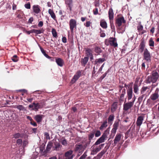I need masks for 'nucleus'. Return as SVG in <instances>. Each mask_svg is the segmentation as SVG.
<instances>
[{
    "mask_svg": "<svg viewBox=\"0 0 159 159\" xmlns=\"http://www.w3.org/2000/svg\"><path fill=\"white\" fill-rule=\"evenodd\" d=\"M149 45L150 47V48L152 49H153L154 46V42L153 40V39L151 38L148 41Z\"/></svg>",
    "mask_w": 159,
    "mask_h": 159,
    "instance_id": "c756f323",
    "label": "nucleus"
},
{
    "mask_svg": "<svg viewBox=\"0 0 159 159\" xmlns=\"http://www.w3.org/2000/svg\"><path fill=\"white\" fill-rule=\"evenodd\" d=\"M108 73V71H107L104 74L101 76L99 78V80L101 81L106 76Z\"/></svg>",
    "mask_w": 159,
    "mask_h": 159,
    "instance_id": "49530a36",
    "label": "nucleus"
},
{
    "mask_svg": "<svg viewBox=\"0 0 159 159\" xmlns=\"http://www.w3.org/2000/svg\"><path fill=\"white\" fill-rule=\"evenodd\" d=\"M30 123L34 126H36L37 125L36 123L33 120L30 122Z\"/></svg>",
    "mask_w": 159,
    "mask_h": 159,
    "instance_id": "e2e57ef3",
    "label": "nucleus"
},
{
    "mask_svg": "<svg viewBox=\"0 0 159 159\" xmlns=\"http://www.w3.org/2000/svg\"><path fill=\"white\" fill-rule=\"evenodd\" d=\"M82 60V61L81 62V64L82 65L85 66L88 61L89 57H86Z\"/></svg>",
    "mask_w": 159,
    "mask_h": 159,
    "instance_id": "72a5a7b5",
    "label": "nucleus"
},
{
    "mask_svg": "<svg viewBox=\"0 0 159 159\" xmlns=\"http://www.w3.org/2000/svg\"><path fill=\"white\" fill-rule=\"evenodd\" d=\"M144 116H139L137 118L136 122V124L137 126H140L142 124Z\"/></svg>",
    "mask_w": 159,
    "mask_h": 159,
    "instance_id": "dca6fc26",
    "label": "nucleus"
},
{
    "mask_svg": "<svg viewBox=\"0 0 159 159\" xmlns=\"http://www.w3.org/2000/svg\"><path fill=\"white\" fill-rule=\"evenodd\" d=\"M94 135V133H92L89 134L88 136L89 140H90L92 139L93 138Z\"/></svg>",
    "mask_w": 159,
    "mask_h": 159,
    "instance_id": "3c124183",
    "label": "nucleus"
},
{
    "mask_svg": "<svg viewBox=\"0 0 159 159\" xmlns=\"http://www.w3.org/2000/svg\"><path fill=\"white\" fill-rule=\"evenodd\" d=\"M101 134L100 131L99 130H97L95 134V136L96 137H98L101 135Z\"/></svg>",
    "mask_w": 159,
    "mask_h": 159,
    "instance_id": "bf43d9fd",
    "label": "nucleus"
},
{
    "mask_svg": "<svg viewBox=\"0 0 159 159\" xmlns=\"http://www.w3.org/2000/svg\"><path fill=\"white\" fill-rule=\"evenodd\" d=\"M104 42L105 44L107 46L110 45L115 48L118 46L116 39L115 38L110 37L109 39H106Z\"/></svg>",
    "mask_w": 159,
    "mask_h": 159,
    "instance_id": "39448f33",
    "label": "nucleus"
},
{
    "mask_svg": "<svg viewBox=\"0 0 159 159\" xmlns=\"http://www.w3.org/2000/svg\"><path fill=\"white\" fill-rule=\"evenodd\" d=\"M132 100L131 101L126 102V100L123 104V110L124 111H126L129 110L134 105V102L136 99V97L135 95L132 98Z\"/></svg>",
    "mask_w": 159,
    "mask_h": 159,
    "instance_id": "7ed1b4c3",
    "label": "nucleus"
},
{
    "mask_svg": "<svg viewBox=\"0 0 159 159\" xmlns=\"http://www.w3.org/2000/svg\"><path fill=\"white\" fill-rule=\"evenodd\" d=\"M107 126V120H106L103 122L101 125L99 127V129L101 130H102L104 128H106Z\"/></svg>",
    "mask_w": 159,
    "mask_h": 159,
    "instance_id": "f704fd0d",
    "label": "nucleus"
},
{
    "mask_svg": "<svg viewBox=\"0 0 159 159\" xmlns=\"http://www.w3.org/2000/svg\"><path fill=\"white\" fill-rule=\"evenodd\" d=\"M93 14L95 15H96L98 14V9L96 8L93 10Z\"/></svg>",
    "mask_w": 159,
    "mask_h": 159,
    "instance_id": "052dcab7",
    "label": "nucleus"
},
{
    "mask_svg": "<svg viewBox=\"0 0 159 159\" xmlns=\"http://www.w3.org/2000/svg\"><path fill=\"white\" fill-rule=\"evenodd\" d=\"M117 129L113 128L111 131V138H113L114 137L116 132Z\"/></svg>",
    "mask_w": 159,
    "mask_h": 159,
    "instance_id": "79ce46f5",
    "label": "nucleus"
},
{
    "mask_svg": "<svg viewBox=\"0 0 159 159\" xmlns=\"http://www.w3.org/2000/svg\"><path fill=\"white\" fill-rule=\"evenodd\" d=\"M100 25L104 29H106L107 27L106 21L103 19L101 20L100 22Z\"/></svg>",
    "mask_w": 159,
    "mask_h": 159,
    "instance_id": "bb28decb",
    "label": "nucleus"
},
{
    "mask_svg": "<svg viewBox=\"0 0 159 159\" xmlns=\"http://www.w3.org/2000/svg\"><path fill=\"white\" fill-rule=\"evenodd\" d=\"M116 27L117 28V32L119 34H122L125 30L126 25H123L121 26H116Z\"/></svg>",
    "mask_w": 159,
    "mask_h": 159,
    "instance_id": "4468645a",
    "label": "nucleus"
},
{
    "mask_svg": "<svg viewBox=\"0 0 159 159\" xmlns=\"http://www.w3.org/2000/svg\"><path fill=\"white\" fill-rule=\"evenodd\" d=\"M91 24V23L90 21H87L84 25L86 27H88L90 26Z\"/></svg>",
    "mask_w": 159,
    "mask_h": 159,
    "instance_id": "6e6d98bb",
    "label": "nucleus"
},
{
    "mask_svg": "<svg viewBox=\"0 0 159 159\" xmlns=\"http://www.w3.org/2000/svg\"><path fill=\"white\" fill-rule=\"evenodd\" d=\"M24 32H25L28 34H29L31 33H33V32H32V30H31L27 31V30H25V29H24Z\"/></svg>",
    "mask_w": 159,
    "mask_h": 159,
    "instance_id": "680f3d73",
    "label": "nucleus"
},
{
    "mask_svg": "<svg viewBox=\"0 0 159 159\" xmlns=\"http://www.w3.org/2000/svg\"><path fill=\"white\" fill-rule=\"evenodd\" d=\"M44 116L42 115H37L34 117V119L38 123H39L42 121Z\"/></svg>",
    "mask_w": 159,
    "mask_h": 159,
    "instance_id": "5701e85b",
    "label": "nucleus"
},
{
    "mask_svg": "<svg viewBox=\"0 0 159 159\" xmlns=\"http://www.w3.org/2000/svg\"><path fill=\"white\" fill-rule=\"evenodd\" d=\"M85 54L86 55L88 56H92V50L89 48H86L85 49Z\"/></svg>",
    "mask_w": 159,
    "mask_h": 159,
    "instance_id": "473e14b6",
    "label": "nucleus"
},
{
    "mask_svg": "<svg viewBox=\"0 0 159 159\" xmlns=\"http://www.w3.org/2000/svg\"><path fill=\"white\" fill-rule=\"evenodd\" d=\"M39 46L41 52L43 54V55L47 58L49 57V56L46 53L45 51L39 45Z\"/></svg>",
    "mask_w": 159,
    "mask_h": 159,
    "instance_id": "4c0bfd02",
    "label": "nucleus"
},
{
    "mask_svg": "<svg viewBox=\"0 0 159 159\" xmlns=\"http://www.w3.org/2000/svg\"><path fill=\"white\" fill-rule=\"evenodd\" d=\"M73 151L71 150L66 152L65 154V156L66 157V159H72L73 158V156L72 155Z\"/></svg>",
    "mask_w": 159,
    "mask_h": 159,
    "instance_id": "aec40b11",
    "label": "nucleus"
},
{
    "mask_svg": "<svg viewBox=\"0 0 159 159\" xmlns=\"http://www.w3.org/2000/svg\"><path fill=\"white\" fill-rule=\"evenodd\" d=\"M87 156V151H86L84 154L80 157L79 159H90L89 157H88L86 159L85 158Z\"/></svg>",
    "mask_w": 159,
    "mask_h": 159,
    "instance_id": "37998d69",
    "label": "nucleus"
},
{
    "mask_svg": "<svg viewBox=\"0 0 159 159\" xmlns=\"http://www.w3.org/2000/svg\"><path fill=\"white\" fill-rule=\"evenodd\" d=\"M34 20V18L33 17H30L28 20V23L32 24V22Z\"/></svg>",
    "mask_w": 159,
    "mask_h": 159,
    "instance_id": "0e129e2a",
    "label": "nucleus"
},
{
    "mask_svg": "<svg viewBox=\"0 0 159 159\" xmlns=\"http://www.w3.org/2000/svg\"><path fill=\"white\" fill-rule=\"evenodd\" d=\"M52 34L53 37L55 38H57V34L56 30L52 28Z\"/></svg>",
    "mask_w": 159,
    "mask_h": 159,
    "instance_id": "58836bf2",
    "label": "nucleus"
},
{
    "mask_svg": "<svg viewBox=\"0 0 159 159\" xmlns=\"http://www.w3.org/2000/svg\"><path fill=\"white\" fill-rule=\"evenodd\" d=\"M62 41L63 43H66L67 42V39L65 37H62Z\"/></svg>",
    "mask_w": 159,
    "mask_h": 159,
    "instance_id": "774afa93",
    "label": "nucleus"
},
{
    "mask_svg": "<svg viewBox=\"0 0 159 159\" xmlns=\"http://www.w3.org/2000/svg\"><path fill=\"white\" fill-rule=\"evenodd\" d=\"M61 143L64 145H66L67 144V142L66 139H64L61 142Z\"/></svg>",
    "mask_w": 159,
    "mask_h": 159,
    "instance_id": "338daca9",
    "label": "nucleus"
},
{
    "mask_svg": "<svg viewBox=\"0 0 159 159\" xmlns=\"http://www.w3.org/2000/svg\"><path fill=\"white\" fill-rule=\"evenodd\" d=\"M113 21L111 22H110V23L111 28L112 31H114L115 30V27L113 24Z\"/></svg>",
    "mask_w": 159,
    "mask_h": 159,
    "instance_id": "603ef678",
    "label": "nucleus"
},
{
    "mask_svg": "<svg viewBox=\"0 0 159 159\" xmlns=\"http://www.w3.org/2000/svg\"><path fill=\"white\" fill-rule=\"evenodd\" d=\"M109 133V129L107 128L104 131L102 136L100 137L95 142V144L96 145H98L101 143H103L105 140L106 139L108 134Z\"/></svg>",
    "mask_w": 159,
    "mask_h": 159,
    "instance_id": "20e7f679",
    "label": "nucleus"
},
{
    "mask_svg": "<svg viewBox=\"0 0 159 159\" xmlns=\"http://www.w3.org/2000/svg\"><path fill=\"white\" fill-rule=\"evenodd\" d=\"M125 93V89H124L122 91L121 94L119 99L120 103H122L124 101V96Z\"/></svg>",
    "mask_w": 159,
    "mask_h": 159,
    "instance_id": "a878e982",
    "label": "nucleus"
},
{
    "mask_svg": "<svg viewBox=\"0 0 159 159\" xmlns=\"http://www.w3.org/2000/svg\"><path fill=\"white\" fill-rule=\"evenodd\" d=\"M159 77L158 73L156 71H153L150 76L148 77L146 80V82L148 83H155L157 82Z\"/></svg>",
    "mask_w": 159,
    "mask_h": 159,
    "instance_id": "f257e3e1",
    "label": "nucleus"
},
{
    "mask_svg": "<svg viewBox=\"0 0 159 159\" xmlns=\"http://www.w3.org/2000/svg\"><path fill=\"white\" fill-rule=\"evenodd\" d=\"M119 125V121H115L113 125V128L118 129V127Z\"/></svg>",
    "mask_w": 159,
    "mask_h": 159,
    "instance_id": "de8ad7c7",
    "label": "nucleus"
},
{
    "mask_svg": "<svg viewBox=\"0 0 159 159\" xmlns=\"http://www.w3.org/2000/svg\"><path fill=\"white\" fill-rule=\"evenodd\" d=\"M117 102H114L112 105L111 108V112H114L115 111L117 108Z\"/></svg>",
    "mask_w": 159,
    "mask_h": 159,
    "instance_id": "c85d7f7f",
    "label": "nucleus"
},
{
    "mask_svg": "<svg viewBox=\"0 0 159 159\" xmlns=\"http://www.w3.org/2000/svg\"><path fill=\"white\" fill-rule=\"evenodd\" d=\"M94 4L96 7L99 6L100 4V0H95Z\"/></svg>",
    "mask_w": 159,
    "mask_h": 159,
    "instance_id": "864d4df0",
    "label": "nucleus"
},
{
    "mask_svg": "<svg viewBox=\"0 0 159 159\" xmlns=\"http://www.w3.org/2000/svg\"><path fill=\"white\" fill-rule=\"evenodd\" d=\"M94 51L95 52L97 53H99L101 52V49L99 47H95Z\"/></svg>",
    "mask_w": 159,
    "mask_h": 159,
    "instance_id": "a18cd8bd",
    "label": "nucleus"
},
{
    "mask_svg": "<svg viewBox=\"0 0 159 159\" xmlns=\"http://www.w3.org/2000/svg\"><path fill=\"white\" fill-rule=\"evenodd\" d=\"M16 143L20 146L21 145L22 143V140L21 139H18L16 140Z\"/></svg>",
    "mask_w": 159,
    "mask_h": 159,
    "instance_id": "09e8293b",
    "label": "nucleus"
},
{
    "mask_svg": "<svg viewBox=\"0 0 159 159\" xmlns=\"http://www.w3.org/2000/svg\"><path fill=\"white\" fill-rule=\"evenodd\" d=\"M159 96L158 92H156L154 93L151 95L150 98L151 100H155L158 98Z\"/></svg>",
    "mask_w": 159,
    "mask_h": 159,
    "instance_id": "cd10ccee",
    "label": "nucleus"
},
{
    "mask_svg": "<svg viewBox=\"0 0 159 159\" xmlns=\"http://www.w3.org/2000/svg\"><path fill=\"white\" fill-rule=\"evenodd\" d=\"M104 144H102L99 146L98 147H93V148L92 152H91L92 154H95L97 152L99 151L103 147Z\"/></svg>",
    "mask_w": 159,
    "mask_h": 159,
    "instance_id": "f8f14e48",
    "label": "nucleus"
},
{
    "mask_svg": "<svg viewBox=\"0 0 159 159\" xmlns=\"http://www.w3.org/2000/svg\"><path fill=\"white\" fill-rule=\"evenodd\" d=\"M32 32L37 34H39L41 33V31L40 30L33 29L32 30Z\"/></svg>",
    "mask_w": 159,
    "mask_h": 159,
    "instance_id": "c03bdc74",
    "label": "nucleus"
},
{
    "mask_svg": "<svg viewBox=\"0 0 159 159\" xmlns=\"http://www.w3.org/2000/svg\"><path fill=\"white\" fill-rule=\"evenodd\" d=\"M150 86H143L141 89L140 91L141 94H149L151 93L152 89L150 91Z\"/></svg>",
    "mask_w": 159,
    "mask_h": 159,
    "instance_id": "9d476101",
    "label": "nucleus"
},
{
    "mask_svg": "<svg viewBox=\"0 0 159 159\" xmlns=\"http://www.w3.org/2000/svg\"><path fill=\"white\" fill-rule=\"evenodd\" d=\"M72 2L71 0H67L66 2V3L68 6L71 5Z\"/></svg>",
    "mask_w": 159,
    "mask_h": 159,
    "instance_id": "4d7b16f0",
    "label": "nucleus"
},
{
    "mask_svg": "<svg viewBox=\"0 0 159 159\" xmlns=\"http://www.w3.org/2000/svg\"><path fill=\"white\" fill-rule=\"evenodd\" d=\"M122 135L120 133L117 134L114 139V143L115 145L117 144V143L121 139Z\"/></svg>",
    "mask_w": 159,
    "mask_h": 159,
    "instance_id": "a211bd4d",
    "label": "nucleus"
},
{
    "mask_svg": "<svg viewBox=\"0 0 159 159\" xmlns=\"http://www.w3.org/2000/svg\"><path fill=\"white\" fill-rule=\"evenodd\" d=\"M143 59L147 61H150L151 56L150 52L147 48H145L143 53Z\"/></svg>",
    "mask_w": 159,
    "mask_h": 159,
    "instance_id": "6e6552de",
    "label": "nucleus"
},
{
    "mask_svg": "<svg viewBox=\"0 0 159 159\" xmlns=\"http://www.w3.org/2000/svg\"><path fill=\"white\" fill-rule=\"evenodd\" d=\"M126 20L123 16H119L117 17L115 20V25L116 26H121L122 24H125Z\"/></svg>",
    "mask_w": 159,
    "mask_h": 159,
    "instance_id": "423d86ee",
    "label": "nucleus"
},
{
    "mask_svg": "<svg viewBox=\"0 0 159 159\" xmlns=\"http://www.w3.org/2000/svg\"><path fill=\"white\" fill-rule=\"evenodd\" d=\"M133 89L134 92L136 94L139 93V86L137 84L135 83L133 85Z\"/></svg>",
    "mask_w": 159,
    "mask_h": 159,
    "instance_id": "7c9ffc66",
    "label": "nucleus"
},
{
    "mask_svg": "<svg viewBox=\"0 0 159 159\" xmlns=\"http://www.w3.org/2000/svg\"><path fill=\"white\" fill-rule=\"evenodd\" d=\"M43 25V22L42 21H40L39 22L38 26L39 27H41Z\"/></svg>",
    "mask_w": 159,
    "mask_h": 159,
    "instance_id": "69168bd1",
    "label": "nucleus"
},
{
    "mask_svg": "<svg viewBox=\"0 0 159 159\" xmlns=\"http://www.w3.org/2000/svg\"><path fill=\"white\" fill-rule=\"evenodd\" d=\"M13 137L15 139H18L19 138H22V134L19 133H17L13 134Z\"/></svg>",
    "mask_w": 159,
    "mask_h": 159,
    "instance_id": "e433bc0d",
    "label": "nucleus"
},
{
    "mask_svg": "<svg viewBox=\"0 0 159 159\" xmlns=\"http://www.w3.org/2000/svg\"><path fill=\"white\" fill-rule=\"evenodd\" d=\"M106 151L105 150H102L98 154L97 157H95L97 159H100L103 155L106 153Z\"/></svg>",
    "mask_w": 159,
    "mask_h": 159,
    "instance_id": "c9c22d12",
    "label": "nucleus"
},
{
    "mask_svg": "<svg viewBox=\"0 0 159 159\" xmlns=\"http://www.w3.org/2000/svg\"><path fill=\"white\" fill-rule=\"evenodd\" d=\"M55 61L57 65L60 67H62L64 64V60L60 57H56Z\"/></svg>",
    "mask_w": 159,
    "mask_h": 159,
    "instance_id": "2eb2a0df",
    "label": "nucleus"
},
{
    "mask_svg": "<svg viewBox=\"0 0 159 159\" xmlns=\"http://www.w3.org/2000/svg\"><path fill=\"white\" fill-rule=\"evenodd\" d=\"M137 30L139 34H142L145 33V31L143 30V26L141 24L137 26Z\"/></svg>",
    "mask_w": 159,
    "mask_h": 159,
    "instance_id": "393cba45",
    "label": "nucleus"
},
{
    "mask_svg": "<svg viewBox=\"0 0 159 159\" xmlns=\"http://www.w3.org/2000/svg\"><path fill=\"white\" fill-rule=\"evenodd\" d=\"M105 60V59L104 58H100L99 59H96L95 60V62L96 63H102Z\"/></svg>",
    "mask_w": 159,
    "mask_h": 159,
    "instance_id": "a19ab883",
    "label": "nucleus"
},
{
    "mask_svg": "<svg viewBox=\"0 0 159 159\" xmlns=\"http://www.w3.org/2000/svg\"><path fill=\"white\" fill-rule=\"evenodd\" d=\"M81 75V72L80 70L77 71L75 75L74 76L73 78L71 80V82L72 83H74L80 77Z\"/></svg>",
    "mask_w": 159,
    "mask_h": 159,
    "instance_id": "9b49d317",
    "label": "nucleus"
},
{
    "mask_svg": "<svg viewBox=\"0 0 159 159\" xmlns=\"http://www.w3.org/2000/svg\"><path fill=\"white\" fill-rule=\"evenodd\" d=\"M133 83V82H131L128 84H124V87L126 88L128 87V89H127V96L126 99H127L128 101H129L133 97V88L132 87Z\"/></svg>",
    "mask_w": 159,
    "mask_h": 159,
    "instance_id": "f03ea898",
    "label": "nucleus"
},
{
    "mask_svg": "<svg viewBox=\"0 0 159 159\" xmlns=\"http://www.w3.org/2000/svg\"><path fill=\"white\" fill-rule=\"evenodd\" d=\"M84 150L83 146L82 144L76 145L75 151H78L79 153H81Z\"/></svg>",
    "mask_w": 159,
    "mask_h": 159,
    "instance_id": "4be33fe9",
    "label": "nucleus"
},
{
    "mask_svg": "<svg viewBox=\"0 0 159 159\" xmlns=\"http://www.w3.org/2000/svg\"><path fill=\"white\" fill-rule=\"evenodd\" d=\"M33 9L34 12L38 14L40 11V7L38 5H34L33 6Z\"/></svg>",
    "mask_w": 159,
    "mask_h": 159,
    "instance_id": "412c9836",
    "label": "nucleus"
},
{
    "mask_svg": "<svg viewBox=\"0 0 159 159\" xmlns=\"http://www.w3.org/2000/svg\"><path fill=\"white\" fill-rule=\"evenodd\" d=\"M145 43L144 41H142L139 46V50L141 53L144 52L145 49Z\"/></svg>",
    "mask_w": 159,
    "mask_h": 159,
    "instance_id": "f3484780",
    "label": "nucleus"
},
{
    "mask_svg": "<svg viewBox=\"0 0 159 159\" xmlns=\"http://www.w3.org/2000/svg\"><path fill=\"white\" fill-rule=\"evenodd\" d=\"M48 13L51 16V17L56 22H57V19L55 13L53 10L49 9L48 10Z\"/></svg>",
    "mask_w": 159,
    "mask_h": 159,
    "instance_id": "b1692460",
    "label": "nucleus"
},
{
    "mask_svg": "<svg viewBox=\"0 0 159 159\" xmlns=\"http://www.w3.org/2000/svg\"><path fill=\"white\" fill-rule=\"evenodd\" d=\"M114 118L115 116L114 115L111 114L110 115L108 119V123L111 124L112 123V122L114 119Z\"/></svg>",
    "mask_w": 159,
    "mask_h": 159,
    "instance_id": "2f4dec72",
    "label": "nucleus"
},
{
    "mask_svg": "<svg viewBox=\"0 0 159 159\" xmlns=\"http://www.w3.org/2000/svg\"><path fill=\"white\" fill-rule=\"evenodd\" d=\"M12 60L14 62H16L18 60V57L16 55H14L12 58Z\"/></svg>",
    "mask_w": 159,
    "mask_h": 159,
    "instance_id": "5fc2aeb1",
    "label": "nucleus"
},
{
    "mask_svg": "<svg viewBox=\"0 0 159 159\" xmlns=\"http://www.w3.org/2000/svg\"><path fill=\"white\" fill-rule=\"evenodd\" d=\"M17 17L20 20L19 21L22 22H24L25 20V18L24 16V14L23 12L19 11L18 13Z\"/></svg>",
    "mask_w": 159,
    "mask_h": 159,
    "instance_id": "ddd939ff",
    "label": "nucleus"
},
{
    "mask_svg": "<svg viewBox=\"0 0 159 159\" xmlns=\"http://www.w3.org/2000/svg\"><path fill=\"white\" fill-rule=\"evenodd\" d=\"M114 12L112 8L109 9L108 11V17L110 22L113 20L114 18Z\"/></svg>",
    "mask_w": 159,
    "mask_h": 159,
    "instance_id": "6ab92c4d",
    "label": "nucleus"
},
{
    "mask_svg": "<svg viewBox=\"0 0 159 159\" xmlns=\"http://www.w3.org/2000/svg\"><path fill=\"white\" fill-rule=\"evenodd\" d=\"M25 7L27 9H30L31 8L30 4V2H28L24 5Z\"/></svg>",
    "mask_w": 159,
    "mask_h": 159,
    "instance_id": "8fccbe9b",
    "label": "nucleus"
},
{
    "mask_svg": "<svg viewBox=\"0 0 159 159\" xmlns=\"http://www.w3.org/2000/svg\"><path fill=\"white\" fill-rule=\"evenodd\" d=\"M44 135L45 137V138L47 139H50V137L49 136V135L48 133L47 132H45L44 133Z\"/></svg>",
    "mask_w": 159,
    "mask_h": 159,
    "instance_id": "13d9d810",
    "label": "nucleus"
},
{
    "mask_svg": "<svg viewBox=\"0 0 159 159\" xmlns=\"http://www.w3.org/2000/svg\"><path fill=\"white\" fill-rule=\"evenodd\" d=\"M43 106V105H41L40 103H37L33 102L32 104L29 105V107L32 108L33 110L37 111L39 108H42Z\"/></svg>",
    "mask_w": 159,
    "mask_h": 159,
    "instance_id": "0eeeda50",
    "label": "nucleus"
},
{
    "mask_svg": "<svg viewBox=\"0 0 159 159\" xmlns=\"http://www.w3.org/2000/svg\"><path fill=\"white\" fill-rule=\"evenodd\" d=\"M77 22L76 20L74 19H71L69 21V26L70 31L73 33L74 29L76 27Z\"/></svg>",
    "mask_w": 159,
    "mask_h": 159,
    "instance_id": "1a4fd4ad",
    "label": "nucleus"
},
{
    "mask_svg": "<svg viewBox=\"0 0 159 159\" xmlns=\"http://www.w3.org/2000/svg\"><path fill=\"white\" fill-rule=\"evenodd\" d=\"M52 142H49L47 146L46 151V152H48L50 150L52 147Z\"/></svg>",
    "mask_w": 159,
    "mask_h": 159,
    "instance_id": "ea45409f",
    "label": "nucleus"
}]
</instances>
